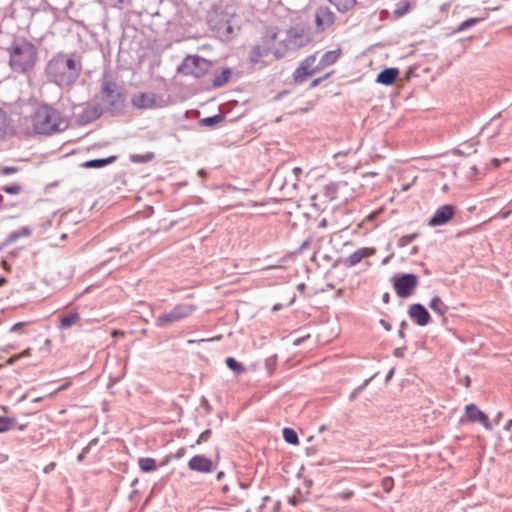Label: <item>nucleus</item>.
Masks as SVG:
<instances>
[{
  "label": "nucleus",
  "mask_w": 512,
  "mask_h": 512,
  "mask_svg": "<svg viewBox=\"0 0 512 512\" xmlns=\"http://www.w3.org/2000/svg\"><path fill=\"white\" fill-rule=\"evenodd\" d=\"M263 508L269 509L271 512H279L281 509V501L273 500L270 496L263 498Z\"/></svg>",
  "instance_id": "33"
},
{
  "label": "nucleus",
  "mask_w": 512,
  "mask_h": 512,
  "mask_svg": "<svg viewBox=\"0 0 512 512\" xmlns=\"http://www.w3.org/2000/svg\"><path fill=\"white\" fill-rule=\"evenodd\" d=\"M374 253V248L363 247L350 254L343 260V263L346 267H353L360 263L364 258L372 256Z\"/></svg>",
  "instance_id": "16"
},
{
  "label": "nucleus",
  "mask_w": 512,
  "mask_h": 512,
  "mask_svg": "<svg viewBox=\"0 0 512 512\" xmlns=\"http://www.w3.org/2000/svg\"><path fill=\"white\" fill-rule=\"evenodd\" d=\"M225 31H226V38H228V35L233 32L232 26L231 25H226Z\"/></svg>",
  "instance_id": "63"
},
{
  "label": "nucleus",
  "mask_w": 512,
  "mask_h": 512,
  "mask_svg": "<svg viewBox=\"0 0 512 512\" xmlns=\"http://www.w3.org/2000/svg\"><path fill=\"white\" fill-rule=\"evenodd\" d=\"M26 325V322H19V323H16L14 324L10 331L11 332H22V328Z\"/></svg>",
  "instance_id": "51"
},
{
  "label": "nucleus",
  "mask_w": 512,
  "mask_h": 512,
  "mask_svg": "<svg viewBox=\"0 0 512 512\" xmlns=\"http://www.w3.org/2000/svg\"><path fill=\"white\" fill-rule=\"evenodd\" d=\"M31 122L37 134L50 135L68 127V122L61 116L60 112L47 105H42L35 110Z\"/></svg>",
  "instance_id": "3"
},
{
  "label": "nucleus",
  "mask_w": 512,
  "mask_h": 512,
  "mask_svg": "<svg viewBox=\"0 0 512 512\" xmlns=\"http://www.w3.org/2000/svg\"><path fill=\"white\" fill-rule=\"evenodd\" d=\"M277 35L278 29L275 27H269L265 30V33L261 38V44L256 45L250 53L251 62L257 63L260 58L267 56L270 53L274 55V51L276 49L274 46Z\"/></svg>",
  "instance_id": "7"
},
{
  "label": "nucleus",
  "mask_w": 512,
  "mask_h": 512,
  "mask_svg": "<svg viewBox=\"0 0 512 512\" xmlns=\"http://www.w3.org/2000/svg\"><path fill=\"white\" fill-rule=\"evenodd\" d=\"M312 41L310 27L304 23H297L286 31V37L280 41L274 51V56L279 59L285 56L289 50H298Z\"/></svg>",
  "instance_id": "4"
},
{
  "label": "nucleus",
  "mask_w": 512,
  "mask_h": 512,
  "mask_svg": "<svg viewBox=\"0 0 512 512\" xmlns=\"http://www.w3.org/2000/svg\"><path fill=\"white\" fill-rule=\"evenodd\" d=\"M381 487L384 492L389 493L394 487V479L390 476L384 477L381 480Z\"/></svg>",
  "instance_id": "42"
},
{
  "label": "nucleus",
  "mask_w": 512,
  "mask_h": 512,
  "mask_svg": "<svg viewBox=\"0 0 512 512\" xmlns=\"http://www.w3.org/2000/svg\"><path fill=\"white\" fill-rule=\"evenodd\" d=\"M226 210L235 207H250L252 206V201L247 200L245 198L247 194L250 192L249 187H236L230 183H226Z\"/></svg>",
  "instance_id": "9"
},
{
  "label": "nucleus",
  "mask_w": 512,
  "mask_h": 512,
  "mask_svg": "<svg viewBox=\"0 0 512 512\" xmlns=\"http://www.w3.org/2000/svg\"><path fill=\"white\" fill-rule=\"evenodd\" d=\"M80 320L79 313H71L61 318L60 320V328L68 329L72 325H75Z\"/></svg>",
  "instance_id": "29"
},
{
  "label": "nucleus",
  "mask_w": 512,
  "mask_h": 512,
  "mask_svg": "<svg viewBox=\"0 0 512 512\" xmlns=\"http://www.w3.org/2000/svg\"><path fill=\"white\" fill-rule=\"evenodd\" d=\"M101 101L109 110H118L124 106L125 97L118 84L108 74L101 80Z\"/></svg>",
  "instance_id": "5"
},
{
  "label": "nucleus",
  "mask_w": 512,
  "mask_h": 512,
  "mask_svg": "<svg viewBox=\"0 0 512 512\" xmlns=\"http://www.w3.org/2000/svg\"><path fill=\"white\" fill-rule=\"evenodd\" d=\"M340 55V49L325 52L318 61L320 68L323 69L327 66L334 64L339 59Z\"/></svg>",
  "instance_id": "20"
},
{
  "label": "nucleus",
  "mask_w": 512,
  "mask_h": 512,
  "mask_svg": "<svg viewBox=\"0 0 512 512\" xmlns=\"http://www.w3.org/2000/svg\"><path fill=\"white\" fill-rule=\"evenodd\" d=\"M209 434H210V431H209V430H207V431L203 432V433L200 435L199 439H198V443H200V442H202V441H207Z\"/></svg>",
  "instance_id": "57"
},
{
  "label": "nucleus",
  "mask_w": 512,
  "mask_h": 512,
  "mask_svg": "<svg viewBox=\"0 0 512 512\" xmlns=\"http://www.w3.org/2000/svg\"><path fill=\"white\" fill-rule=\"evenodd\" d=\"M398 68L390 67L383 69L376 77V82L383 85H392L398 78Z\"/></svg>",
  "instance_id": "18"
},
{
  "label": "nucleus",
  "mask_w": 512,
  "mask_h": 512,
  "mask_svg": "<svg viewBox=\"0 0 512 512\" xmlns=\"http://www.w3.org/2000/svg\"><path fill=\"white\" fill-rule=\"evenodd\" d=\"M315 62L316 54L309 55L301 61L300 65L295 69L293 73V79L295 83H303L309 76H312L321 70L319 64H315Z\"/></svg>",
  "instance_id": "12"
},
{
  "label": "nucleus",
  "mask_w": 512,
  "mask_h": 512,
  "mask_svg": "<svg viewBox=\"0 0 512 512\" xmlns=\"http://www.w3.org/2000/svg\"><path fill=\"white\" fill-rule=\"evenodd\" d=\"M332 5L336 7V9L341 12L345 13L352 9L354 5L356 4V0H328Z\"/></svg>",
  "instance_id": "25"
},
{
  "label": "nucleus",
  "mask_w": 512,
  "mask_h": 512,
  "mask_svg": "<svg viewBox=\"0 0 512 512\" xmlns=\"http://www.w3.org/2000/svg\"><path fill=\"white\" fill-rule=\"evenodd\" d=\"M31 234V230L29 227H22L20 230L13 231L9 234L8 238L6 239V244L13 243L17 241L21 237H27Z\"/></svg>",
  "instance_id": "30"
},
{
  "label": "nucleus",
  "mask_w": 512,
  "mask_h": 512,
  "mask_svg": "<svg viewBox=\"0 0 512 512\" xmlns=\"http://www.w3.org/2000/svg\"><path fill=\"white\" fill-rule=\"evenodd\" d=\"M482 20H483L482 18H477V17L469 18V19L463 21L462 23H460L458 25V27L454 30V32L460 33V32L466 31V30L474 27L475 25L479 24Z\"/></svg>",
  "instance_id": "32"
},
{
  "label": "nucleus",
  "mask_w": 512,
  "mask_h": 512,
  "mask_svg": "<svg viewBox=\"0 0 512 512\" xmlns=\"http://www.w3.org/2000/svg\"><path fill=\"white\" fill-rule=\"evenodd\" d=\"M129 158L133 163H147L154 158V153L147 152L146 154H131Z\"/></svg>",
  "instance_id": "34"
},
{
  "label": "nucleus",
  "mask_w": 512,
  "mask_h": 512,
  "mask_svg": "<svg viewBox=\"0 0 512 512\" xmlns=\"http://www.w3.org/2000/svg\"><path fill=\"white\" fill-rule=\"evenodd\" d=\"M382 301L385 303V304H388L389 301H390V295L388 292H385L383 295H382Z\"/></svg>",
  "instance_id": "59"
},
{
  "label": "nucleus",
  "mask_w": 512,
  "mask_h": 512,
  "mask_svg": "<svg viewBox=\"0 0 512 512\" xmlns=\"http://www.w3.org/2000/svg\"><path fill=\"white\" fill-rule=\"evenodd\" d=\"M500 440H509L512 442V418H508L502 425V430L498 432Z\"/></svg>",
  "instance_id": "27"
},
{
  "label": "nucleus",
  "mask_w": 512,
  "mask_h": 512,
  "mask_svg": "<svg viewBox=\"0 0 512 512\" xmlns=\"http://www.w3.org/2000/svg\"><path fill=\"white\" fill-rule=\"evenodd\" d=\"M292 173L295 176V182L293 183V186L296 187L297 181H299V177L302 174V169L300 167H295L293 168Z\"/></svg>",
  "instance_id": "50"
},
{
  "label": "nucleus",
  "mask_w": 512,
  "mask_h": 512,
  "mask_svg": "<svg viewBox=\"0 0 512 512\" xmlns=\"http://www.w3.org/2000/svg\"><path fill=\"white\" fill-rule=\"evenodd\" d=\"M394 355L396 357H402L403 356V349L402 348H396L394 351Z\"/></svg>",
  "instance_id": "62"
},
{
  "label": "nucleus",
  "mask_w": 512,
  "mask_h": 512,
  "mask_svg": "<svg viewBox=\"0 0 512 512\" xmlns=\"http://www.w3.org/2000/svg\"><path fill=\"white\" fill-rule=\"evenodd\" d=\"M82 61L76 53L59 52L45 66L47 80L60 88H70L81 75Z\"/></svg>",
  "instance_id": "1"
},
{
  "label": "nucleus",
  "mask_w": 512,
  "mask_h": 512,
  "mask_svg": "<svg viewBox=\"0 0 512 512\" xmlns=\"http://www.w3.org/2000/svg\"><path fill=\"white\" fill-rule=\"evenodd\" d=\"M94 442H95V440L91 441V442L88 444V446H87V447H85V448L83 449V451H82V452L78 455V457H77V458H78V461H82V460H83V458H84L85 454L87 453V451L89 450V448L92 446V444H93Z\"/></svg>",
  "instance_id": "52"
},
{
  "label": "nucleus",
  "mask_w": 512,
  "mask_h": 512,
  "mask_svg": "<svg viewBox=\"0 0 512 512\" xmlns=\"http://www.w3.org/2000/svg\"><path fill=\"white\" fill-rule=\"evenodd\" d=\"M455 207L451 204H445L439 207L434 215L429 219L428 225L431 227L442 226L448 223L455 215Z\"/></svg>",
  "instance_id": "13"
},
{
  "label": "nucleus",
  "mask_w": 512,
  "mask_h": 512,
  "mask_svg": "<svg viewBox=\"0 0 512 512\" xmlns=\"http://www.w3.org/2000/svg\"><path fill=\"white\" fill-rule=\"evenodd\" d=\"M327 226V220L326 219H322L319 224H318V227L319 228H325Z\"/></svg>",
  "instance_id": "64"
},
{
  "label": "nucleus",
  "mask_w": 512,
  "mask_h": 512,
  "mask_svg": "<svg viewBox=\"0 0 512 512\" xmlns=\"http://www.w3.org/2000/svg\"><path fill=\"white\" fill-rule=\"evenodd\" d=\"M54 468H55V463H54V462H51V463H49L48 465H46V466L44 467L43 472H44V473H46V474H48V473H50L51 471H53V470H54Z\"/></svg>",
  "instance_id": "54"
},
{
  "label": "nucleus",
  "mask_w": 512,
  "mask_h": 512,
  "mask_svg": "<svg viewBox=\"0 0 512 512\" xmlns=\"http://www.w3.org/2000/svg\"><path fill=\"white\" fill-rule=\"evenodd\" d=\"M465 416H487L476 405L468 404L465 406Z\"/></svg>",
  "instance_id": "39"
},
{
  "label": "nucleus",
  "mask_w": 512,
  "mask_h": 512,
  "mask_svg": "<svg viewBox=\"0 0 512 512\" xmlns=\"http://www.w3.org/2000/svg\"><path fill=\"white\" fill-rule=\"evenodd\" d=\"M408 327V323L406 320H403L401 323H400V328H399V331H398V336L402 339L405 338V329Z\"/></svg>",
  "instance_id": "47"
},
{
  "label": "nucleus",
  "mask_w": 512,
  "mask_h": 512,
  "mask_svg": "<svg viewBox=\"0 0 512 512\" xmlns=\"http://www.w3.org/2000/svg\"><path fill=\"white\" fill-rule=\"evenodd\" d=\"M354 496V491L350 489H345L343 491L337 492L334 495V498L341 500H349Z\"/></svg>",
  "instance_id": "43"
},
{
  "label": "nucleus",
  "mask_w": 512,
  "mask_h": 512,
  "mask_svg": "<svg viewBox=\"0 0 512 512\" xmlns=\"http://www.w3.org/2000/svg\"><path fill=\"white\" fill-rule=\"evenodd\" d=\"M408 315L419 326H426L431 320L428 310L420 303L410 305Z\"/></svg>",
  "instance_id": "14"
},
{
  "label": "nucleus",
  "mask_w": 512,
  "mask_h": 512,
  "mask_svg": "<svg viewBox=\"0 0 512 512\" xmlns=\"http://www.w3.org/2000/svg\"><path fill=\"white\" fill-rule=\"evenodd\" d=\"M238 103H239L238 100L231 99L228 95H226V110H225L226 115L233 108V107H230V104H234V106H236V105H238Z\"/></svg>",
  "instance_id": "46"
},
{
  "label": "nucleus",
  "mask_w": 512,
  "mask_h": 512,
  "mask_svg": "<svg viewBox=\"0 0 512 512\" xmlns=\"http://www.w3.org/2000/svg\"><path fill=\"white\" fill-rule=\"evenodd\" d=\"M10 131L9 122L5 112L0 109V136H3Z\"/></svg>",
  "instance_id": "36"
},
{
  "label": "nucleus",
  "mask_w": 512,
  "mask_h": 512,
  "mask_svg": "<svg viewBox=\"0 0 512 512\" xmlns=\"http://www.w3.org/2000/svg\"><path fill=\"white\" fill-rule=\"evenodd\" d=\"M222 120H223V115L222 114H217V115H214V116H211V117H206V118L201 119L200 123L203 126L211 127V126H214V125L218 124Z\"/></svg>",
  "instance_id": "37"
},
{
  "label": "nucleus",
  "mask_w": 512,
  "mask_h": 512,
  "mask_svg": "<svg viewBox=\"0 0 512 512\" xmlns=\"http://www.w3.org/2000/svg\"><path fill=\"white\" fill-rule=\"evenodd\" d=\"M504 418H460V424L470 422H478L483 425L487 430H492L494 427L499 426Z\"/></svg>",
  "instance_id": "19"
},
{
  "label": "nucleus",
  "mask_w": 512,
  "mask_h": 512,
  "mask_svg": "<svg viewBox=\"0 0 512 512\" xmlns=\"http://www.w3.org/2000/svg\"><path fill=\"white\" fill-rule=\"evenodd\" d=\"M265 366L267 370L271 373L276 366V356H271L267 358L265 361Z\"/></svg>",
  "instance_id": "45"
},
{
  "label": "nucleus",
  "mask_w": 512,
  "mask_h": 512,
  "mask_svg": "<svg viewBox=\"0 0 512 512\" xmlns=\"http://www.w3.org/2000/svg\"><path fill=\"white\" fill-rule=\"evenodd\" d=\"M116 159H117V156H110V157L103 158V159H93V160L84 162L82 164V167L98 169V168H102L106 165H109V164L115 162Z\"/></svg>",
  "instance_id": "22"
},
{
  "label": "nucleus",
  "mask_w": 512,
  "mask_h": 512,
  "mask_svg": "<svg viewBox=\"0 0 512 512\" xmlns=\"http://www.w3.org/2000/svg\"><path fill=\"white\" fill-rule=\"evenodd\" d=\"M85 114H86L87 121L95 120L98 117H100V115L102 114V108H100L98 106H94L90 109H87L85 111Z\"/></svg>",
  "instance_id": "38"
},
{
  "label": "nucleus",
  "mask_w": 512,
  "mask_h": 512,
  "mask_svg": "<svg viewBox=\"0 0 512 512\" xmlns=\"http://www.w3.org/2000/svg\"><path fill=\"white\" fill-rule=\"evenodd\" d=\"M320 83H322V82H321V79L316 78V79H314V80L310 83L309 88H310V89L315 88V87H316V86H318Z\"/></svg>",
  "instance_id": "58"
},
{
  "label": "nucleus",
  "mask_w": 512,
  "mask_h": 512,
  "mask_svg": "<svg viewBox=\"0 0 512 512\" xmlns=\"http://www.w3.org/2000/svg\"><path fill=\"white\" fill-rule=\"evenodd\" d=\"M335 21L334 13L328 7H319L315 13V23L317 29L324 31L329 28Z\"/></svg>",
  "instance_id": "15"
},
{
  "label": "nucleus",
  "mask_w": 512,
  "mask_h": 512,
  "mask_svg": "<svg viewBox=\"0 0 512 512\" xmlns=\"http://www.w3.org/2000/svg\"><path fill=\"white\" fill-rule=\"evenodd\" d=\"M5 192L11 195H15L20 192V187L17 185L7 186L5 187Z\"/></svg>",
  "instance_id": "49"
},
{
  "label": "nucleus",
  "mask_w": 512,
  "mask_h": 512,
  "mask_svg": "<svg viewBox=\"0 0 512 512\" xmlns=\"http://www.w3.org/2000/svg\"><path fill=\"white\" fill-rule=\"evenodd\" d=\"M188 467L193 471L206 473L212 471L213 464L205 456L196 455L189 460Z\"/></svg>",
  "instance_id": "17"
},
{
  "label": "nucleus",
  "mask_w": 512,
  "mask_h": 512,
  "mask_svg": "<svg viewBox=\"0 0 512 512\" xmlns=\"http://www.w3.org/2000/svg\"><path fill=\"white\" fill-rule=\"evenodd\" d=\"M429 307L437 314L443 317L445 322V313L448 311V306L441 300L439 296H434L429 302Z\"/></svg>",
  "instance_id": "23"
},
{
  "label": "nucleus",
  "mask_w": 512,
  "mask_h": 512,
  "mask_svg": "<svg viewBox=\"0 0 512 512\" xmlns=\"http://www.w3.org/2000/svg\"><path fill=\"white\" fill-rule=\"evenodd\" d=\"M410 8V4L407 1H400L396 4L395 10H394V16L396 18H400L403 15H405Z\"/></svg>",
  "instance_id": "35"
},
{
  "label": "nucleus",
  "mask_w": 512,
  "mask_h": 512,
  "mask_svg": "<svg viewBox=\"0 0 512 512\" xmlns=\"http://www.w3.org/2000/svg\"><path fill=\"white\" fill-rule=\"evenodd\" d=\"M138 465L143 472H151L157 468L155 459L150 457L140 458Z\"/></svg>",
  "instance_id": "31"
},
{
  "label": "nucleus",
  "mask_w": 512,
  "mask_h": 512,
  "mask_svg": "<svg viewBox=\"0 0 512 512\" xmlns=\"http://www.w3.org/2000/svg\"><path fill=\"white\" fill-rule=\"evenodd\" d=\"M418 236H419V233H412V234L404 235L398 240V246L405 247L408 244H410L411 242H413L416 238H418Z\"/></svg>",
  "instance_id": "40"
},
{
  "label": "nucleus",
  "mask_w": 512,
  "mask_h": 512,
  "mask_svg": "<svg viewBox=\"0 0 512 512\" xmlns=\"http://www.w3.org/2000/svg\"><path fill=\"white\" fill-rule=\"evenodd\" d=\"M288 503L292 506H297L300 503V499H298L296 496H292L288 498Z\"/></svg>",
  "instance_id": "55"
},
{
  "label": "nucleus",
  "mask_w": 512,
  "mask_h": 512,
  "mask_svg": "<svg viewBox=\"0 0 512 512\" xmlns=\"http://www.w3.org/2000/svg\"><path fill=\"white\" fill-rule=\"evenodd\" d=\"M373 377L371 378H368L366 379L362 385L358 386L357 388H355L351 394L349 395V400L350 401H353L354 399L357 398V396L365 389V387L369 384V382L372 380Z\"/></svg>",
  "instance_id": "41"
},
{
  "label": "nucleus",
  "mask_w": 512,
  "mask_h": 512,
  "mask_svg": "<svg viewBox=\"0 0 512 512\" xmlns=\"http://www.w3.org/2000/svg\"><path fill=\"white\" fill-rule=\"evenodd\" d=\"M226 366L238 376L247 372L246 367L233 357L226 358Z\"/></svg>",
  "instance_id": "24"
},
{
  "label": "nucleus",
  "mask_w": 512,
  "mask_h": 512,
  "mask_svg": "<svg viewBox=\"0 0 512 512\" xmlns=\"http://www.w3.org/2000/svg\"><path fill=\"white\" fill-rule=\"evenodd\" d=\"M379 323L381 324V326L386 330V331H390L392 329L390 323H388L386 320L384 319H380Z\"/></svg>",
  "instance_id": "56"
},
{
  "label": "nucleus",
  "mask_w": 512,
  "mask_h": 512,
  "mask_svg": "<svg viewBox=\"0 0 512 512\" xmlns=\"http://www.w3.org/2000/svg\"><path fill=\"white\" fill-rule=\"evenodd\" d=\"M170 103L169 97L155 92H142L131 98V104L137 109H159L167 107Z\"/></svg>",
  "instance_id": "6"
},
{
  "label": "nucleus",
  "mask_w": 512,
  "mask_h": 512,
  "mask_svg": "<svg viewBox=\"0 0 512 512\" xmlns=\"http://www.w3.org/2000/svg\"><path fill=\"white\" fill-rule=\"evenodd\" d=\"M311 241H312V238H311V237H309V238H307L306 240H304V241L302 242L301 246L299 247L298 252H299V253H302V252H304L306 249H308V248L310 247V245H311Z\"/></svg>",
  "instance_id": "48"
},
{
  "label": "nucleus",
  "mask_w": 512,
  "mask_h": 512,
  "mask_svg": "<svg viewBox=\"0 0 512 512\" xmlns=\"http://www.w3.org/2000/svg\"><path fill=\"white\" fill-rule=\"evenodd\" d=\"M391 282L400 298H408L414 294L419 284V277L414 273L395 274L391 278Z\"/></svg>",
  "instance_id": "8"
},
{
  "label": "nucleus",
  "mask_w": 512,
  "mask_h": 512,
  "mask_svg": "<svg viewBox=\"0 0 512 512\" xmlns=\"http://www.w3.org/2000/svg\"><path fill=\"white\" fill-rule=\"evenodd\" d=\"M229 488L226 485V494H228ZM229 496L226 495V512H249L247 504L241 499H234L235 503L228 501Z\"/></svg>",
  "instance_id": "21"
},
{
  "label": "nucleus",
  "mask_w": 512,
  "mask_h": 512,
  "mask_svg": "<svg viewBox=\"0 0 512 512\" xmlns=\"http://www.w3.org/2000/svg\"><path fill=\"white\" fill-rule=\"evenodd\" d=\"M283 439L287 444L298 445L299 437L297 432L293 428L285 427L282 430Z\"/></svg>",
  "instance_id": "26"
},
{
  "label": "nucleus",
  "mask_w": 512,
  "mask_h": 512,
  "mask_svg": "<svg viewBox=\"0 0 512 512\" xmlns=\"http://www.w3.org/2000/svg\"><path fill=\"white\" fill-rule=\"evenodd\" d=\"M306 453H307L308 456L314 455L316 453V448L315 447H308L306 449Z\"/></svg>",
  "instance_id": "61"
},
{
  "label": "nucleus",
  "mask_w": 512,
  "mask_h": 512,
  "mask_svg": "<svg viewBox=\"0 0 512 512\" xmlns=\"http://www.w3.org/2000/svg\"><path fill=\"white\" fill-rule=\"evenodd\" d=\"M9 66L15 73L31 71L38 60V49L25 38H16L8 48Z\"/></svg>",
  "instance_id": "2"
},
{
  "label": "nucleus",
  "mask_w": 512,
  "mask_h": 512,
  "mask_svg": "<svg viewBox=\"0 0 512 512\" xmlns=\"http://www.w3.org/2000/svg\"><path fill=\"white\" fill-rule=\"evenodd\" d=\"M16 171H17V169L15 167H6L4 169L5 174H12V173H15Z\"/></svg>",
  "instance_id": "60"
},
{
  "label": "nucleus",
  "mask_w": 512,
  "mask_h": 512,
  "mask_svg": "<svg viewBox=\"0 0 512 512\" xmlns=\"http://www.w3.org/2000/svg\"><path fill=\"white\" fill-rule=\"evenodd\" d=\"M339 184L335 182H331L325 186L326 195L329 196L331 199L335 198V194L337 192Z\"/></svg>",
  "instance_id": "44"
},
{
  "label": "nucleus",
  "mask_w": 512,
  "mask_h": 512,
  "mask_svg": "<svg viewBox=\"0 0 512 512\" xmlns=\"http://www.w3.org/2000/svg\"><path fill=\"white\" fill-rule=\"evenodd\" d=\"M209 68V63L199 56H187L182 64L178 67V71L184 75L201 77Z\"/></svg>",
  "instance_id": "11"
},
{
  "label": "nucleus",
  "mask_w": 512,
  "mask_h": 512,
  "mask_svg": "<svg viewBox=\"0 0 512 512\" xmlns=\"http://www.w3.org/2000/svg\"><path fill=\"white\" fill-rule=\"evenodd\" d=\"M194 310L195 307L191 304H180L170 312L158 316L155 323L158 327H166L189 316Z\"/></svg>",
  "instance_id": "10"
},
{
  "label": "nucleus",
  "mask_w": 512,
  "mask_h": 512,
  "mask_svg": "<svg viewBox=\"0 0 512 512\" xmlns=\"http://www.w3.org/2000/svg\"><path fill=\"white\" fill-rule=\"evenodd\" d=\"M224 84V71L221 72L220 75L217 76V78L215 79V85L216 86H221Z\"/></svg>",
  "instance_id": "53"
},
{
  "label": "nucleus",
  "mask_w": 512,
  "mask_h": 512,
  "mask_svg": "<svg viewBox=\"0 0 512 512\" xmlns=\"http://www.w3.org/2000/svg\"><path fill=\"white\" fill-rule=\"evenodd\" d=\"M14 418H0V433L13 430L15 428L22 430L23 425H17Z\"/></svg>",
  "instance_id": "28"
}]
</instances>
